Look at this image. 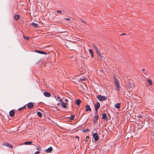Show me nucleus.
I'll list each match as a JSON object with an SVG mask.
<instances>
[{
  "label": "nucleus",
  "instance_id": "nucleus-37",
  "mask_svg": "<svg viewBox=\"0 0 154 154\" xmlns=\"http://www.w3.org/2000/svg\"><path fill=\"white\" fill-rule=\"evenodd\" d=\"M65 20H67V21L70 20V19L69 18H65Z\"/></svg>",
  "mask_w": 154,
  "mask_h": 154
},
{
  "label": "nucleus",
  "instance_id": "nucleus-19",
  "mask_svg": "<svg viewBox=\"0 0 154 154\" xmlns=\"http://www.w3.org/2000/svg\"><path fill=\"white\" fill-rule=\"evenodd\" d=\"M32 142L31 141H26L24 142V144L25 145H30L32 144Z\"/></svg>",
  "mask_w": 154,
  "mask_h": 154
},
{
  "label": "nucleus",
  "instance_id": "nucleus-17",
  "mask_svg": "<svg viewBox=\"0 0 154 154\" xmlns=\"http://www.w3.org/2000/svg\"><path fill=\"white\" fill-rule=\"evenodd\" d=\"M120 104L119 103H116L115 105V107L117 109H119L120 108Z\"/></svg>",
  "mask_w": 154,
  "mask_h": 154
},
{
  "label": "nucleus",
  "instance_id": "nucleus-45",
  "mask_svg": "<svg viewBox=\"0 0 154 154\" xmlns=\"http://www.w3.org/2000/svg\"><path fill=\"white\" fill-rule=\"evenodd\" d=\"M82 21L83 23H84V22L83 20H82Z\"/></svg>",
  "mask_w": 154,
  "mask_h": 154
},
{
  "label": "nucleus",
  "instance_id": "nucleus-28",
  "mask_svg": "<svg viewBox=\"0 0 154 154\" xmlns=\"http://www.w3.org/2000/svg\"><path fill=\"white\" fill-rule=\"evenodd\" d=\"M99 56L100 57V59L102 60H104V57H102L101 55L100 54H99Z\"/></svg>",
  "mask_w": 154,
  "mask_h": 154
},
{
  "label": "nucleus",
  "instance_id": "nucleus-15",
  "mask_svg": "<svg viewBox=\"0 0 154 154\" xmlns=\"http://www.w3.org/2000/svg\"><path fill=\"white\" fill-rule=\"evenodd\" d=\"M98 118V116H96V115H95L94 116V122H96Z\"/></svg>",
  "mask_w": 154,
  "mask_h": 154
},
{
  "label": "nucleus",
  "instance_id": "nucleus-27",
  "mask_svg": "<svg viewBox=\"0 0 154 154\" xmlns=\"http://www.w3.org/2000/svg\"><path fill=\"white\" fill-rule=\"evenodd\" d=\"M74 115H71L70 117V119L71 120H72L74 119Z\"/></svg>",
  "mask_w": 154,
  "mask_h": 154
},
{
  "label": "nucleus",
  "instance_id": "nucleus-46",
  "mask_svg": "<svg viewBox=\"0 0 154 154\" xmlns=\"http://www.w3.org/2000/svg\"><path fill=\"white\" fill-rule=\"evenodd\" d=\"M142 128V126H140V128Z\"/></svg>",
  "mask_w": 154,
  "mask_h": 154
},
{
  "label": "nucleus",
  "instance_id": "nucleus-1",
  "mask_svg": "<svg viewBox=\"0 0 154 154\" xmlns=\"http://www.w3.org/2000/svg\"><path fill=\"white\" fill-rule=\"evenodd\" d=\"M97 97L100 101H102L105 100L107 99L106 97L104 96H101L100 95H98L97 96Z\"/></svg>",
  "mask_w": 154,
  "mask_h": 154
},
{
  "label": "nucleus",
  "instance_id": "nucleus-38",
  "mask_svg": "<svg viewBox=\"0 0 154 154\" xmlns=\"http://www.w3.org/2000/svg\"><path fill=\"white\" fill-rule=\"evenodd\" d=\"M92 46L93 47V48H94L96 47L95 45L94 44H93L92 45Z\"/></svg>",
  "mask_w": 154,
  "mask_h": 154
},
{
  "label": "nucleus",
  "instance_id": "nucleus-9",
  "mask_svg": "<svg viewBox=\"0 0 154 154\" xmlns=\"http://www.w3.org/2000/svg\"><path fill=\"white\" fill-rule=\"evenodd\" d=\"M34 106L33 104L32 103H29L27 105V107L28 108L31 109Z\"/></svg>",
  "mask_w": 154,
  "mask_h": 154
},
{
  "label": "nucleus",
  "instance_id": "nucleus-6",
  "mask_svg": "<svg viewBox=\"0 0 154 154\" xmlns=\"http://www.w3.org/2000/svg\"><path fill=\"white\" fill-rule=\"evenodd\" d=\"M85 107L86 108L85 111L86 112H87L88 111L90 112L91 111V108L90 106L89 105H86L85 106Z\"/></svg>",
  "mask_w": 154,
  "mask_h": 154
},
{
  "label": "nucleus",
  "instance_id": "nucleus-10",
  "mask_svg": "<svg viewBox=\"0 0 154 154\" xmlns=\"http://www.w3.org/2000/svg\"><path fill=\"white\" fill-rule=\"evenodd\" d=\"M61 105L62 107L63 108H66L67 107L66 106V103H65L63 102H61Z\"/></svg>",
  "mask_w": 154,
  "mask_h": 154
},
{
  "label": "nucleus",
  "instance_id": "nucleus-35",
  "mask_svg": "<svg viewBox=\"0 0 154 154\" xmlns=\"http://www.w3.org/2000/svg\"><path fill=\"white\" fill-rule=\"evenodd\" d=\"M65 103H66L67 104L68 103V100L67 99H65Z\"/></svg>",
  "mask_w": 154,
  "mask_h": 154
},
{
  "label": "nucleus",
  "instance_id": "nucleus-24",
  "mask_svg": "<svg viewBox=\"0 0 154 154\" xmlns=\"http://www.w3.org/2000/svg\"><path fill=\"white\" fill-rule=\"evenodd\" d=\"M95 51L97 55H99V54H100L98 49H97L96 50H95Z\"/></svg>",
  "mask_w": 154,
  "mask_h": 154
},
{
  "label": "nucleus",
  "instance_id": "nucleus-25",
  "mask_svg": "<svg viewBox=\"0 0 154 154\" xmlns=\"http://www.w3.org/2000/svg\"><path fill=\"white\" fill-rule=\"evenodd\" d=\"M57 13L60 14H62V11L59 10L57 11Z\"/></svg>",
  "mask_w": 154,
  "mask_h": 154
},
{
  "label": "nucleus",
  "instance_id": "nucleus-22",
  "mask_svg": "<svg viewBox=\"0 0 154 154\" xmlns=\"http://www.w3.org/2000/svg\"><path fill=\"white\" fill-rule=\"evenodd\" d=\"M31 24L32 26H33L34 27H36L37 26H38V24H37V23H34V22H33Z\"/></svg>",
  "mask_w": 154,
  "mask_h": 154
},
{
  "label": "nucleus",
  "instance_id": "nucleus-39",
  "mask_svg": "<svg viewBox=\"0 0 154 154\" xmlns=\"http://www.w3.org/2000/svg\"><path fill=\"white\" fill-rule=\"evenodd\" d=\"M97 111H96V112H95V115H96V116H98L97 114Z\"/></svg>",
  "mask_w": 154,
  "mask_h": 154
},
{
  "label": "nucleus",
  "instance_id": "nucleus-11",
  "mask_svg": "<svg viewBox=\"0 0 154 154\" xmlns=\"http://www.w3.org/2000/svg\"><path fill=\"white\" fill-rule=\"evenodd\" d=\"M52 148L51 147H50L45 150V152L47 153H50L52 151Z\"/></svg>",
  "mask_w": 154,
  "mask_h": 154
},
{
  "label": "nucleus",
  "instance_id": "nucleus-5",
  "mask_svg": "<svg viewBox=\"0 0 154 154\" xmlns=\"http://www.w3.org/2000/svg\"><path fill=\"white\" fill-rule=\"evenodd\" d=\"M100 104L99 102H97L96 104L94 105L95 111H97V110L100 108Z\"/></svg>",
  "mask_w": 154,
  "mask_h": 154
},
{
  "label": "nucleus",
  "instance_id": "nucleus-18",
  "mask_svg": "<svg viewBox=\"0 0 154 154\" xmlns=\"http://www.w3.org/2000/svg\"><path fill=\"white\" fill-rule=\"evenodd\" d=\"M89 53L91 54V57H92L93 58L94 57V55L93 54V52L92 50L91 49H89Z\"/></svg>",
  "mask_w": 154,
  "mask_h": 154
},
{
  "label": "nucleus",
  "instance_id": "nucleus-20",
  "mask_svg": "<svg viewBox=\"0 0 154 154\" xmlns=\"http://www.w3.org/2000/svg\"><path fill=\"white\" fill-rule=\"evenodd\" d=\"M37 114L40 118H41L42 117V114L40 112H37Z\"/></svg>",
  "mask_w": 154,
  "mask_h": 154
},
{
  "label": "nucleus",
  "instance_id": "nucleus-41",
  "mask_svg": "<svg viewBox=\"0 0 154 154\" xmlns=\"http://www.w3.org/2000/svg\"><path fill=\"white\" fill-rule=\"evenodd\" d=\"M125 34H125V33H123L121 35H125Z\"/></svg>",
  "mask_w": 154,
  "mask_h": 154
},
{
  "label": "nucleus",
  "instance_id": "nucleus-30",
  "mask_svg": "<svg viewBox=\"0 0 154 154\" xmlns=\"http://www.w3.org/2000/svg\"><path fill=\"white\" fill-rule=\"evenodd\" d=\"M89 130L88 129H85V130H83V131L84 132H87L88 131H89Z\"/></svg>",
  "mask_w": 154,
  "mask_h": 154
},
{
  "label": "nucleus",
  "instance_id": "nucleus-13",
  "mask_svg": "<svg viewBox=\"0 0 154 154\" xmlns=\"http://www.w3.org/2000/svg\"><path fill=\"white\" fill-rule=\"evenodd\" d=\"M15 112L13 110H11L9 112V115L11 117L14 116Z\"/></svg>",
  "mask_w": 154,
  "mask_h": 154
},
{
  "label": "nucleus",
  "instance_id": "nucleus-44",
  "mask_svg": "<svg viewBox=\"0 0 154 154\" xmlns=\"http://www.w3.org/2000/svg\"><path fill=\"white\" fill-rule=\"evenodd\" d=\"M145 70V69H142V71H144Z\"/></svg>",
  "mask_w": 154,
  "mask_h": 154
},
{
  "label": "nucleus",
  "instance_id": "nucleus-2",
  "mask_svg": "<svg viewBox=\"0 0 154 154\" xmlns=\"http://www.w3.org/2000/svg\"><path fill=\"white\" fill-rule=\"evenodd\" d=\"M114 82L115 86L116 87L117 90H120V85L119 84L118 81L116 79L114 78Z\"/></svg>",
  "mask_w": 154,
  "mask_h": 154
},
{
  "label": "nucleus",
  "instance_id": "nucleus-31",
  "mask_svg": "<svg viewBox=\"0 0 154 154\" xmlns=\"http://www.w3.org/2000/svg\"><path fill=\"white\" fill-rule=\"evenodd\" d=\"M57 98L60 101H61L62 100V99H61L60 98V97H59V96H57Z\"/></svg>",
  "mask_w": 154,
  "mask_h": 154
},
{
  "label": "nucleus",
  "instance_id": "nucleus-47",
  "mask_svg": "<svg viewBox=\"0 0 154 154\" xmlns=\"http://www.w3.org/2000/svg\"><path fill=\"white\" fill-rule=\"evenodd\" d=\"M142 128V126H140V128Z\"/></svg>",
  "mask_w": 154,
  "mask_h": 154
},
{
  "label": "nucleus",
  "instance_id": "nucleus-32",
  "mask_svg": "<svg viewBox=\"0 0 154 154\" xmlns=\"http://www.w3.org/2000/svg\"><path fill=\"white\" fill-rule=\"evenodd\" d=\"M86 79V78H81L80 79V80H81V81H84Z\"/></svg>",
  "mask_w": 154,
  "mask_h": 154
},
{
  "label": "nucleus",
  "instance_id": "nucleus-23",
  "mask_svg": "<svg viewBox=\"0 0 154 154\" xmlns=\"http://www.w3.org/2000/svg\"><path fill=\"white\" fill-rule=\"evenodd\" d=\"M20 18V16L19 15H16L14 16V18L16 20H18Z\"/></svg>",
  "mask_w": 154,
  "mask_h": 154
},
{
  "label": "nucleus",
  "instance_id": "nucleus-8",
  "mask_svg": "<svg viewBox=\"0 0 154 154\" xmlns=\"http://www.w3.org/2000/svg\"><path fill=\"white\" fill-rule=\"evenodd\" d=\"M3 145L6 146L9 148H13V146L11 144L8 143H3Z\"/></svg>",
  "mask_w": 154,
  "mask_h": 154
},
{
  "label": "nucleus",
  "instance_id": "nucleus-21",
  "mask_svg": "<svg viewBox=\"0 0 154 154\" xmlns=\"http://www.w3.org/2000/svg\"><path fill=\"white\" fill-rule=\"evenodd\" d=\"M147 82L149 83V85H152V82L150 79H148L147 80Z\"/></svg>",
  "mask_w": 154,
  "mask_h": 154
},
{
  "label": "nucleus",
  "instance_id": "nucleus-16",
  "mask_svg": "<svg viewBox=\"0 0 154 154\" xmlns=\"http://www.w3.org/2000/svg\"><path fill=\"white\" fill-rule=\"evenodd\" d=\"M81 102V101L80 99H77L76 100L75 103L77 105H79L80 104Z\"/></svg>",
  "mask_w": 154,
  "mask_h": 154
},
{
  "label": "nucleus",
  "instance_id": "nucleus-40",
  "mask_svg": "<svg viewBox=\"0 0 154 154\" xmlns=\"http://www.w3.org/2000/svg\"><path fill=\"white\" fill-rule=\"evenodd\" d=\"M138 117L139 118H141V116H138Z\"/></svg>",
  "mask_w": 154,
  "mask_h": 154
},
{
  "label": "nucleus",
  "instance_id": "nucleus-14",
  "mask_svg": "<svg viewBox=\"0 0 154 154\" xmlns=\"http://www.w3.org/2000/svg\"><path fill=\"white\" fill-rule=\"evenodd\" d=\"M102 118L104 119L105 120L107 119V117L106 113H103L102 115Z\"/></svg>",
  "mask_w": 154,
  "mask_h": 154
},
{
  "label": "nucleus",
  "instance_id": "nucleus-34",
  "mask_svg": "<svg viewBox=\"0 0 154 154\" xmlns=\"http://www.w3.org/2000/svg\"><path fill=\"white\" fill-rule=\"evenodd\" d=\"M37 149L39 151L41 149V148L39 146H37Z\"/></svg>",
  "mask_w": 154,
  "mask_h": 154
},
{
  "label": "nucleus",
  "instance_id": "nucleus-36",
  "mask_svg": "<svg viewBox=\"0 0 154 154\" xmlns=\"http://www.w3.org/2000/svg\"><path fill=\"white\" fill-rule=\"evenodd\" d=\"M40 153V151H37L35 152L34 154H38Z\"/></svg>",
  "mask_w": 154,
  "mask_h": 154
},
{
  "label": "nucleus",
  "instance_id": "nucleus-29",
  "mask_svg": "<svg viewBox=\"0 0 154 154\" xmlns=\"http://www.w3.org/2000/svg\"><path fill=\"white\" fill-rule=\"evenodd\" d=\"M23 38L25 39L28 40L29 39V37L28 36H23Z\"/></svg>",
  "mask_w": 154,
  "mask_h": 154
},
{
  "label": "nucleus",
  "instance_id": "nucleus-4",
  "mask_svg": "<svg viewBox=\"0 0 154 154\" xmlns=\"http://www.w3.org/2000/svg\"><path fill=\"white\" fill-rule=\"evenodd\" d=\"M127 89L129 91H131L132 90L133 88L131 85V82L128 81V82L127 83Z\"/></svg>",
  "mask_w": 154,
  "mask_h": 154
},
{
  "label": "nucleus",
  "instance_id": "nucleus-12",
  "mask_svg": "<svg viewBox=\"0 0 154 154\" xmlns=\"http://www.w3.org/2000/svg\"><path fill=\"white\" fill-rule=\"evenodd\" d=\"M44 95L47 97H50L51 95V94L48 92H45L44 93Z\"/></svg>",
  "mask_w": 154,
  "mask_h": 154
},
{
  "label": "nucleus",
  "instance_id": "nucleus-26",
  "mask_svg": "<svg viewBox=\"0 0 154 154\" xmlns=\"http://www.w3.org/2000/svg\"><path fill=\"white\" fill-rule=\"evenodd\" d=\"M89 138V137L88 136H87L84 139V140L86 142H87Z\"/></svg>",
  "mask_w": 154,
  "mask_h": 154
},
{
  "label": "nucleus",
  "instance_id": "nucleus-3",
  "mask_svg": "<svg viewBox=\"0 0 154 154\" xmlns=\"http://www.w3.org/2000/svg\"><path fill=\"white\" fill-rule=\"evenodd\" d=\"M93 137L94 138L95 141H97L98 140L99 137L97 133H94L93 134Z\"/></svg>",
  "mask_w": 154,
  "mask_h": 154
},
{
  "label": "nucleus",
  "instance_id": "nucleus-33",
  "mask_svg": "<svg viewBox=\"0 0 154 154\" xmlns=\"http://www.w3.org/2000/svg\"><path fill=\"white\" fill-rule=\"evenodd\" d=\"M25 108V106H24L23 107H21V108H19V109H18V110L19 111H20L21 109H23L24 108Z\"/></svg>",
  "mask_w": 154,
  "mask_h": 154
},
{
  "label": "nucleus",
  "instance_id": "nucleus-42",
  "mask_svg": "<svg viewBox=\"0 0 154 154\" xmlns=\"http://www.w3.org/2000/svg\"><path fill=\"white\" fill-rule=\"evenodd\" d=\"M76 138H79V136H76Z\"/></svg>",
  "mask_w": 154,
  "mask_h": 154
},
{
  "label": "nucleus",
  "instance_id": "nucleus-43",
  "mask_svg": "<svg viewBox=\"0 0 154 154\" xmlns=\"http://www.w3.org/2000/svg\"><path fill=\"white\" fill-rule=\"evenodd\" d=\"M95 50H96L97 49H98L97 48V47H96L95 48Z\"/></svg>",
  "mask_w": 154,
  "mask_h": 154
},
{
  "label": "nucleus",
  "instance_id": "nucleus-7",
  "mask_svg": "<svg viewBox=\"0 0 154 154\" xmlns=\"http://www.w3.org/2000/svg\"><path fill=\"white\" fill-rule=\"evenodd\" d=\"M35 52L36 53L40 54H44L45 55H46L47 54V53L46 52L43 51H40V50H35Z\"/></svg>",
  "mask_w": 154,
  "mask_h": 154
}]
</instances>
